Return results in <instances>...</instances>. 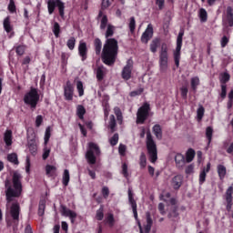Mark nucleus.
Instances as JSON below:
<instances>
[{
	"instance_id": "nucleus-1",
	"label": "nucleus",
	"mask_w": 233,
	"mask_h": 233,
	"mask_svg": "<svg viewBox=\"0 0 233 233\" xmlns=\"http://www.w3.org/2000/svg\"><path fill=\"white\" fill-rule=\"evenodd\" d=\"M21 179H23L21 173L15 171L12 181L9 178L5 180V208L15 222L19 221V214L21 212L19 202L14 200L15 198H20L21 194H23V183Z\"/></svg>"
},
{
	"instance_id": "nucleus-2",
	"label": "nucleus",
	"mask_w": 233,
	"mask_h": 233,
	"mask_svg": "<svg viewBox=\"0 0 233 233\" xmlns=\"http://www.w3.org/2000/svg\"><path fill=\"white\" fill-rule=\"evenodd\" d=\"M119 50V46H117V40L114 38H107L104 47L102 49V61L105 65L112 66L117 59V52Z\"/></svg>"
},
{
	"instance_id": "nucleus-3",
	"label": "nucleus",
	"mask_w": 233,
	"mask_h": 233,
	"mask_svg": "<svg viewBox=\"0 0 233 233\" xmlns=\"http://www.w3.org/2000/svg\"><path fill=\"white\" fill-rule=\"evenodd\" d=\"M146 147L151 163L157 162V146L156 145V141H154V137H152V133H150V131L147 132Z\"/></svg>"
},
{
	"instance_id": "nucleus-4",
	"label": "nucleus",
	"mask_w": 233,
	"mask_h": 233,
	"mask_svg": "<svg viewBox=\"0 0 233 233\" xmlns=\"http://www.w3.org/2000/svg\"><path fill=\"white\" fill-rule=\"evenodd\" d=\"M24 102L25 105H29L32 110H35V106H37V103H39V93L37 92V88L31 87L30 91L25 95Z\"/></svg>"
},
{
	"instance_id": "nucleus-5",
	"label": "nucleus",
	"mask_w": 233,
	"mask_h": 233,
	"mask_svg": "<svg viewBox=\"0 0 233 233\" xmlns=\"http://www.w3.org/2000/svg\"><path fill=\"white\" fill-rule=\"evenodd\" d=\"M101 155V149H99V146L97 144L90 142L88 144V149L86 153V159H87V163L89 165H96V156Z\"/></svg>"
},
{
	"instance_id": "nucleus-6",
	"label": "nucleus",
	"mask_w": 233,
	"mask_h": 233,
	"mask_svg": "<svg viewBox=\"0 0 233 233\" xmlns=\"http://www.w3.org/2000/svg\"><path fill=\"white\" fill-rule=\"evenodd\" d=\"M148 116H150V104L144 103L137 112V124L143 125L148 119Z\"/></svg>"
},
{
	"instance_id": "nucleus-7",
	"label": "nucleus",
	"mask_w": 233,
	"mask_h": 233,
	"mask_svg": "<svg viewBox=\"0 0 233 233\" xmlns=\"http://www.w3.org/2000/svg\"><path fill=\"white\" fill-rule=\"evenodd\" d=\"M159 66L161 72H165L168 68V48L167 45H162L159 53Z\"/></svg>"
},
{
	"instance_id": "nucleus-8",
	"label": "nucleus",
	"mask_w": 233,
	"mask_h": 233,
	"mask_svg": "<svg viewBox=\"0 0 233 233\" xmlns=\"http://www.w3.org/2000/svg\"><path fill=\"white\" fill-rule=\"evenodd\" d=\"M183 35H185V33L183 31L179 32L177 38V47L174 52V60L177 68H179V60L181 59V46H183Z\"/></svg>"
},
{
	"instance_id": "nucleus-9",
	"label": "nucleus",
	"mask_w": 233,
	"mask_h": 233,
	"mask_svg": "<svg viewBox=\"0 0 233 233\" xmlns=\"http://www.w3.org/2000/svg\"><path fill=\"white\" fill-rule=\"evenodd\" d=\"M56 6L58 7L61 17H65V3H63L61 0H48L47 8L50 15L51 14H54Z\"/></svg>"
},
{
	"instance_id": "nucleus-10",
	"label": "nucleus",
	"mask_w": 233,
	"mask_h": 233,
	"mask_svg": "<svg viewBox=\"0 0 233 233\" xmlns=\"http://www.w3.org/2000/svg\"><path fill=\"white\" fill-rule=\"evenodd\" d=\"M133 68H134V62L132 61V59H128L127 61V65L122 69V73H121L122 79H124L125 81H128V79L132 77Z\"/></svg>"
},
{
	"instance_id": "nucleus-11",
	"label": "nucleus",
	"mask_w": 233,
	"mask_h": 233,
	"mask_svg": "<svg viewBox=\"0 0 233 233\" xmlns=\"http://www.w3.org/2000/svg\"><path fill=\"white\" fill-rule=\"evenodd\" d=\"M232 194H233V183L232 186H230L227 190L226 193L224 195V199H225V205H226V209L228 212H230V210H232V205H233V198H232Z\"/></svg>"
},
{
	"instance_id": "nucleus-12",
	"label": "nucleus",
	"mask_w": 233,
	"mask_h": 233,
	"mask_svg": "<svg viewBox=\"0 0 233 233\" xmlns=\"http://www.w3.org/2000/svg\"><path fill=\"white\" fill-rule=\"evenodd\" d=\"M64 96L66 101H72L74 99V86H72L70 81H67L64 87Z\"/></svg>"
},
{
	"instance_id": "nucleus-13",
	"label": "nucleus",
	"mask_w": 233,
	"mask_h": 233,
	"mask_svg": "<svg viewBox=\"0 0 233 233\" xmlns=\"http://www.w3.org/2000/svg\"><path fill=\"white\" fill-rule=\"evenodd\" d=\"M128 201L131 208L133 210L135 219H137V203L134 199V194L132 193V189L128 188Z\"/></svg>"
},
{
	"instance_id": "nucleus-14",
	"label": "nucleus",
	"mask_w": 233,
	"mask_h": 233,
	"mask_svg": "<svg viewBox=\"0 0 233 233\" xmlns=\"http://www.w3.org/2000/svg\"><path fill=\"white\" fill-rule=\"evenodd\" d=\"M61 214L66 218H70L71 223H74L76 218H77V214L68 208H66L64 205L61 206Z\"/></svg>"
},
{
	"instance_id": "nucleus-15",
	"label": "nucleus",
	"mask_w": 233,
	"mask_h": 233,
	"mask_svg": "<svg viewBox=\"0 0 233 233\" xmlns=\"http://www.w3.org/2000/svg\"><path fill=\"white\" fill-rule=\"evenodd\" d=\"M223 22L228 26H233V9L228 6L226 10V17H224Z\"/></svg>"
},
{
	"instance_id": "nucleus-16",
	"label": "nucleus",
	"mask_w": 233,
	"mask_h": 233,
	"mask_svg": "<svg viewBox=\"0 0 233 233\" xmlns=\"http://www.w3.org/2000/svg\"><path fill=\"white\" fill-rule=\"evenodd\" d=\"M175 162L176 165L178 168H183V167H185L187 160H185V156H183L182 154L177 153L175 156Z\"/></svg>"
},
{
	"instance_id": "nucleus-17",
	"label": "nucleus",
	"mask_w": 233,
	"mask_h": 233,
	"mask_svg": "<svg viewBox=\"0 0 233 233\" xmlns=\"http://www.w3.org/2000/svg\"><path fill=\"white\" fill-rule=\"evenodd\" d=\"M78 52H79V56H82V61H85L86 59V54L88 52V49L86 48V43L79 44Z\"/></svg>"
},
{
	"instance_id": "nucleus-18",
	"label": "nucleus",
	"mask_w": 233,
	"mask_h": 233,
	"mask_svg": "<svg viewBox=\"0 0 233 233\" xmlns=\"http://www.w3.org/2000/svg\"><path fill=\"white\" fill-rule=\"evenodd\" d=\"M153 35H154L153 30H146L141 36L142 43H145L147 45V43H148V41L152 39Z\"/></svg>"
},
{
	"instance_id": "nucleus-19",
	"label": "nucleus",
	"mask_w": 233,
	"mask_h": 233,
	"mask_svg": "<svg viewBox=\"0 0 233 233\" xmlns=\"http://www.w3.org/2000/svg\"><path fill=\"white\" fill-rule=\"evenodd\" d=\"M182 184H183V177L181 175H177V176L173 177V179H172V187L175 189L179 188Z\"/></svg>"
},
{
	"instance_id": "nucleus-20",
	"label": "nucleus",
	"mask_w": 233,
	"mask_h": 233,
	"mask_svg": "<svg viewBox=\"0 0 233 233\" xmlns=\"http://www.w3.org/2000/svg\"><path fill=\"white\" fill-rule=\"evenodd\" d=\"M153 133L156 136L157 139H163V129L159 124H157L153 127Z\"/></svg>"
},
{
	"instance_id": "nucleus-21",
	"label": "nucleus",
	"mask_w": 233,
	"mask_h": 233,
	"mask_svg": "<svg viewBox=\"0 0 233 233\" xmlns=\"http://www.w3.org/2000/svg\"><path fill=\"white\" fill-rule=\"evenodd\" d=\"M146 218H147V225L145 227V233H150V230H152V217L150 216V212L146 213Z\"/></svg>"
},
{
	"instance_id": "nucleus-22",
	"label": "nucleus",
	"mask_w": 233,
	"mask_h": 233,
	"mask_svg": "<svg viewBox=\"0 0 233 233\" xmlns=\"http://www.w3.org/2000/svg\"><path fill=\"white\" fill-rule=\"evenodd\" d=\"M4 141L7 147L12 145V130H6L4 135Z\"/></svg>"
},
{
	"instance_id": "nucleus-23",
	"label": "nucleus",
	"mask_w": 233,
	"mask_h": 233,
	"mask_svg": "<svg viewBox=\"0 0 233 233\" xmlns=\"http://www.w3.org/2000/svg\"><path fill=\"white\" fill-rule=\"evenodd\" d=\"M218 177L220 179H225V176H227V167L223 165H218L217 167Z\"/></svg>"
},
{
	"instance_id": "nucleus-24",
	"label": "nucleus",
	"mask_w": 233,
	"mask_h": 233,
	"mask_svg": "<svg viewBox=\"0 0 233 233\" xmlns=\"http://www.w3.org/2000/svg\"><path fill=\"white\" fill-rule=\"evenodd\" d=\"M94 46L96 56H99L101 54V49L103 48V43H101L99 38L95 39Z\"/></svg>"
},
{
	"instance_id": "nucleus-25",
	"label": "nucleus",
	"mask_w": 233,
	"mask_h": 233,
	"mask_svg": "<svg viewBox=\"0 0 233 233\" xmlns=\"http://www.w3.org/2000/svg\"><path fill=\"white\" fill-rule=\"evenodd\" d=\"M106 23H108V19H106V16H103L101 19V25H100V28L101 30H113L114 26L110 25H106Z\"/></svg>"
},
{
	"instance_id": "nucleus-26",
	"label": "nucleus",
	"mask_w": 233,
	"mask_h": 233,
	"mask_svg": "<svg viewBox=\"0 0 233 233\" xmlns=\"http://www.w3.org/2000/svg\"><path fill=\"white\" fill-rule=\"evenodd\" d=\"M114 112L119 125H123V112H121V108H119L118 106H116L114 108Z\"/></svg>"
},
{
	"instance_id": "nucleus-27",
	"label": "nucleus",
	"mask_w": 233,
	"mask_h": 233,
	"mask_svg": "<svg viewBox=\"0 0 233 233\" xmlns=\"http://www.w3.org/2000/svg\"><path fill=\"white\" fill-rule=\"evenodd\" d=\"M62 183L64 187H68V183H70V172L68 169L64 170Z\"/></svg>"
},
{
	"instance_id": "nucleus-28",
	"label": "nucleus",
	"mask_w": 233,
	"mask_h": 233,
	"mask_svg": "<svg viewBox=\"0 0 233 233\" xmlns=\"http://www.w3.org/2000/svg\"><path fill=\"white\" fill-rule=\"evenodd\" d=\"M85 114H86V109H85V106H83L82 105H78L76 107V115L79 119H84Z\"/></svg>"
},
{
	"instance_id": "nucleus-29",
	"label": "nucleus",
	"mask_w": 233,
	"mask_h": 233,
	"mask_svg": "<svg viewBox=\"0 0 233 233\" xmlns=\"http://www.w3.org/2000/svg\"><path fill=\"white\" fill-rule=\"evenodd\" d=\"M198 86H199V77L194 76L191 78V89L193 92H198Z\"/></svg>"
},
{
	"instance_id": "nucleus-30",
	"label": "nucleus",
	"mask_w": 233,
	"mask_h": 233,
	"mask_svg": "<svg viewBox=\"0 0 233 233\" xmlns=\"http://www.w3.org/2000/svg\"><path fill=\"white\" fill-rule=\"evenodd\" d=\"M105 77V67L102 66H98L96 68V79L98 81H103V78Z\"/></svg>"
},
{
	"instance_id": "nucleus-31",
	"label": "nucleus",
	"mask_w": 233,
	"mask_h": 233,
	"mask_svg": "<svg viewBox=\"0 0 233 233\" xmlns=\"http://www.w3.org/2000/svg\"><path fill=\"white\" fill-rule=\"evenodd\" d=\"M28 148L31 154H35L37 152V145L35 144V139H31L28 141Z\"/></svg>"
},
{
	"instance_id": "nucleus-32",
	"label": "nucleus",
	"mask_w": 233,
	"mask_h": 233,
	"mask_svg": "<svg viewBox=\"0 0 233 233\" xmlns=\"http://www.w3.org/2000/svg\"><path fill=\"white\" fill-rule=\"evenodd\" d=\"M56 170H57V167H56L55 166H50L47 165L46 167V176H48L49 177L54 176L56 174Z\"/></svg>"
},
{
	"instance_id": "nucleus-33",
	"label": "nucleus",
	"mask_w": 233,
	"mask_h": 233,
	"mask_svg": "<svg viewBox=\"0 0 233 233\" xmlns=\"http://www.w3.org/2000/svg\"><path fill=\"white\" fill-rule=\"evenodd\" d=\"M7 160L10 163H14V165H19V160L17 159V154L15 153H11L7 155Z\"/></svg>"
},
{
	"instance_id": "nucleus-34",
	"label": "nucleus",
	"mask_w": 233,
	"mask_h": 233,
	"mask_svg": "<svg viewBox=\"0 0 233 233\" xmlns=\"http://www.w3.org/2000/svg\"><path fill=\"white\" fill-rule=\"evenodd\" d=\"M212 134H214V129L212 127H208L206 129V137H208V145H210L212 143Z\"/></svg>"
},
{
	"instance_id": "nucleus-35",
	"label": "nucleus",
	"mask_w": 233,
	"mask_h": 233,
	"mask_svg": "<svg viewBox=\"0 0 233 233\" xmlns=\"http://www.w3.org/2000/svg\"><path fill=\"white\" fill-rule=\"evenodd\" d=\"M195 156H196V151H194V149L187 150V157H186L187 163H191V161L194 160Z\"/></svg>"
},
{
	"instance_id": "nucleus-36",
	"label": "nucleus",
	"mask_w": 233,
	"mask_h": 233,
	"mask_svg": "<svg viewBox=\"0 0 233 233\" xmlns=\"http://www.w3.org/2000/svg\"><path fill=\"white\" fill-rule=\"evenodd\" d=\"M116 116L114 115H111L109 116V128L111 132H116Z\"/></svg>"
},
{
	"instance_id": "nucleus-37",
	"label": "nucleus",
	"mask_w": 233,
	"mask_h": 233,
	"mask_svg": "<svg viewBox=\"0 0 233 233\" xmlns=\"http://www.w3.org/2000/svg\"><path fill=\"white\" fill-rule=\"evenodd\" d=\"M158 46H159V39L156 38L151 42L150 50L151 52H153V54H156V52H157Z\"/></svg>"
},
{
	"instance_id": "nucleus-38",
	"label": "nucleus",
	"mask_w": 233,
	"mask_h": 233,
	"mask_svg": "<svg viewBox=\"0 0 233 233\" xmlns=\"http://www.w3.org/2000/svg\"><path fill=\"white\" fill-rule=\"evenodd\" d=\"M204 116H205V107H203V106H199V107L197 110V117L198 121H201Z\"/></svg>"
},
{
	"instance_id": "nucleus-39",
	"label": "nucleus",
	"mask_w": 233,
	"mask_h": 233,
	"mask_svg": "<svg viewBox=\"0 0 233 233\" xmlns=\"http://www.w3.org/2000/svg\"><path fill=\"white\" fill-rule=\"evenodd\" d=\"M76 88L78 91V96L81 97L85 95V89L83 88V82L77 81L76 82Z\"/></svg>"
},
{
	"instance_id": "nucleus-40",
	"label": "nucleus",
	"mask_w": 233,
	"mask_h": 233,
	"mask_svg": "<svg viewBox=\"0 0 233 233\" xmlns=\"http://www.w3.org/2000/svg\"><path fill=\"white\" fill-rule=\"evenodd\" d=\"M198 15H199L200 21H202V23H205V21H207V18H208L207 10H205L204 8H201L199 10Z\"/></svg>"
},
{
	"instance_id": "nucleus-41",
	"label": "nucleus",
	"mask_w": 233,
	"mask_h": 233,
	"mask_svg": "<svg viewBox=\"0 0 233 233\" xmlns=\"http://www.w3.org/2000/svg\"><path fill=\"white\" fill-rule=\"evenodd\" d=\"M7 10L10 12V14H15L16 8H15V2H14V0H9Z\"/></svg>"
},
{
	"instance_id": "nucleus-42",
	"label": "nucleus",
	"mask_w": 233,
	"mask_h": 233,
	"mask_svg": "<svg viewBox=\"0 0 233 233\" xmlns=\"http://www.w3.org/2000/svg\"><path fill=\"white\" fill-rule=\"evenodd\" d=\"M119 141V134L116 133L110 139L109 143L111 147H116L117 145V142Z\"/></svg>"
},
{
	"instance_id": "nucleus-43",
	"label": "nucleus",
	"mask_w": 233,
	"mask_h": 233,
	"mask_svg": "<svg viewBox=\"0 0 233 233\" xmlns=\"http://www.w3.org/2000/svg\"><path fill=\"white\" fill-rule=\"evenodd\" d=\"M228 81H230V75L228 73H223L220 78V83L225 85L226 83H228Z\"/></svg>"
},
{
	"instance_id": "nucleus-44",
	"label": "nucleus",
	"mask_w": 233,
	"mask_h": 233,
	"mask_svg": "<svg viewBox=\"0 0 233 233\" xmlns=\"http://www.w3.org/2000/svg\"><path fill=\"white\" fill-rule=\"evenodd\" d=\"M45 201H40L38 206V216H45V208H46Z\"/></svg>"
},
{
	"instance_id": "nucleus-45",
	"label": "nucleus",
	"mask_w": 233,
	"mask_h": 233,
	"mask_svg": "<svg viewBox=\"0 0 233 233\" xmlns=\"http://www.w3.org/2000/svg\"><path fill=\"white\" fill-rule=\"evenodd\" d=\"M139 165H140L141 168H145V167H147V156L145 155V153H141V155H140Z\"/></svg>"
},
{
	"instance_id": "nucleus-46",
	"label": "nucleus",
	"mask_w": 233,
	"mask_h": 233,
	"mask_svg": "<svg viewBox=\"0 0 233 233\" xmlns=\"http://www.w3.org/2000/svg\"><path fill=\"white\" fill-rule=\"evenodd\" d=\"M67 47L69 48V50H74V48L76 47V38L75 37H71L67 43Z\"/></svg>"
},
{
	"instance_id": "nucleus-47",
	"label": "nucleus",
	"mask_w": 233,
	"mask_h": 233,
	"mask_svg": "<svg viewBox=\"0 0 233 233\" xmlns=\"http://www.w3.org/2000/svg\"><path fill=\"white\" fill-rule=\"evenodd\" d=\"M51 130L50 127H46V133H45V145H48V141H50V136H51Z\"/></svg>"
},
{
	"instance_id": "nucleus-48",
	"label": "nucleus",
	"mask_w": 233,
	"mask_h": 233,
	"mask_svg": "<svg viewBox=\"0 0 233 233\" xmlns=\"http://www.w3.org/2000/svg\"><path fill=\"white\" fill-rule=\"evenodd\" d=\"M207 178V173L205 172V167L199 174V184L203 185L205 183V179Z\"/></svg>"
},
{
	"instance_id": "nucleus-49",
	"label": "nucleus",
	"mask_w": 233,
	"mask_h": 233,
	"mask_svg": "<svg viewBox=\"0 0 233 233\" xmlns=\"http://www.w3.org/2000/svg\"><path fill=\"white\" fill-rule=\"evenodd\" d=\"M106 222L108 223L109 227H114L115 219L113 214H108L106 217Z\"/></svg>"
},
{
	"instance_id": "nucleus-50",
	"label": "nucleus",
	"mask_w": 233,
	"mask_h": 233,
	"mask_svg": "<svg viewBox=\"0 0 233 233\" xmlns=\"http://www.w3.org/2000/svg\"><path fill=\"white\" fill-rule=\"evenodd\" d=\"M180 92H181V96L183 97V99H187V94H188V88L187 86H182L180 88Z\"/></svg>"
},
{
	"instance_id": "nucleus-51",
	"label": "nucleus",
	"mask_w": 233,
	"mask_h": 233,
	"mask_svg": "<svg viewBox=\"0 0 233 233\" xmlns=\"http://www.w3.org/2000/svg\"><path fill=\"white\" fill-rule=\"evenodd\" d=\"M103 218H105V214L103 213V208H101L96 211V219L102 221Z\"/></svg>"
},
{
	"instance_id": "nucleus-52",
	"label": "nucleus",
	"mask_w": 233,
	"mask_h": 233,
	"mask_svg": "<svg viewBox=\"0 0 233 233\" xmlns=\"http://www.w3.org/2000/svg\"><path fill=\"white\" fill-rule=\"evenodd\" d=\"M220 97H222V99H225V97H227V85L225 84L221 85Z\"/></svg>"
},
{
	"instance_id": "nucleus-53",
	"label": "nucleus",
	"mask_w": 233,
	"mask_h": 233,
	"mask_svg": "<svg viewBox=\"0 0 233 233\" xmlns=\"http://www.w3.org/2000/svg\"><path fill=\"white\" fill-rule=\"evenodd\" d=\"M177 216H179V213H177V208H174L173 210L171 212H169V214L167 215L169 219H171V218H177Z\"/></svg>"
},
{
	"instance_id": "nucleus-54",
	"label": "nucleus",
	"mask_w": 233,
	"mask_h": 233,
	"mask_svg": "<svg viewBox=\"0 0 233 233\" xmlns=\"http://www.w3.org/2000/svg\"><path fill=\"white\" fill-rule=\"evenodd\" d=\"M122 174L124 177H128V166L127 164L122 165Z\"/></svg>"
},
{
	"instance_id": "nucleus-55",
	"label": "nucleus",
	"mask_w": 233,
	"mask_h": 233,
	"mask_svg": "<svg viewBox=\"0 0 233 233\" xmlns=\"http://www.w3.org/2000/svg\"><path fill=\"white\" fill-rule=\"evenodd\" d=\"M118 152L120 156H125V152H127V146L120 144L118 147Z\"/></svg>"
},
{
	"instance_id": "nucleus-56",
	"label": "nucleus",
	"mask_w": 233,
	"mask_h": 233,
	"mask_svg": "<svg viewBox=\"0 0 233 233\" xmlns=\"http://www.w3.org/2000/svg\"><path fill=\"white\" fill-rule=\"evenodd\" d=\"M110 195V190L108 189V187H104L102 188V196L106 198Z\"/></svg>"
},
{
	"instance_id": "nucleus-57",
	"label": "nucleus",
	"mask_w": 233,
	"mask_h": 233,
	"mask_svg": "<svg viewBox=\"0 0 233 233\" xmlns=\"http://www.w3.org/2000/svg\"><path fill=\"white\" fill-rule=\"evenodd\" d=\"M4 28L5 30H10V17L8 16L4 20Z\"/></svg>"
},
{
	"instance_id": "nucleus-58",
	"label": "nucleus",
	"mask_w": 233,
	"mask_h": 233,
	"mask_svg": "<svg viewBox=\"0 0 233 233\" xmlns=\"http://www.w3.org/2000/svg\"><path fill=\"white\" fill-rule=\"evenodd\" d=\"M48 156H50V148L48 147H45L44 148V153H43V159L46 160V159H48Z\"/></svg>"
},
{
	"instance_id": "nucleus-59",
	"label": "nucleus",
	"mask_w": 233,
	"mask_h": 233,
	"mask_svg": "<svg viewBox=\"0 0 233 233\" xmlns=\"http://www.w3.org/2000/svg\"><path fill=\"white\" fill-rule=\"evenodd\" d=\"M221 46L222 48H225L227 46V45H228V37H227L226 35H224L222 38H221Z\"/></svg>"
},
{
	"instance_id": "nucleus-60",
	"label": "nucleus",
	"mask_w": 233,
	"mask_h": 233,
	"mask_svg": "<svg viewBox=\"0 0 233 233\" xmlns=\"http://www.w3.org/2000/svg\"><path fill=\"white\" fill-rule=\"evenodd\" d=\"M16 54L18 56H23V54H25V46H18L16 47Z\"/></svg>"
},
{
	"instance_id": "nucleus-61",
	"label": "nucleus",
	"mask_w": 233,
	"mask_h": 233,
	"mask_svg": "<svg viewBox=\"0 0 233 233\" xmlns=\"http://www.w3.org/2000/svg\"><path fill=\"white\" fill-rule=\"evenodd\" d=\"M42 123H43V116L38 115L35 119V127H41Z\"/></svg>"
},
{
	"instance_id": "nucleus-62",
	"label": "nucleus",
	"mask_w": 233,
	"mask_h": 233,
	"mask_svg": "<svg viewBox=\"0 0 233 233\" xmlns=\"http://www.w3.org/2000/svg\"><path fill=\"white\" fill-rule=\"evenodd\" d=\"M129 29L130 30H136V19L134 17L130 18L129 21Z\"/></svg>"
},
{
	"instance_id": "nucleus-63",
	"label": "nucleus",
	"mask_w": 233,
	"mask_h": 233,
	"mask_svg": "<svg viewBox=\"0 0 233 233\" xmlns=\"http://www.w3.org/2000/svg\"><path fill=\"white\" fill-rule=\"evenodd\" d=\"M141 94H143V88H140L137 91H132L130 93V96H131V97H136V96H141Z\"/></svg>"
},
{
	"instance_id": "nucleus-64",
	"label": "nucleus",
	"mask_w": 233,
	"mask_h": 233,
	"mask_svg": "<svg viewBox=\"0 0 233 233\" xmlns=\"http://www.w3.org/2000/svg\"><path fill=\"white\" fill-rule=\"evenodd\" d=\"M227 153L233 156V143H231L229 147L227 148Z\"/></svg>"
}]
</instances>
